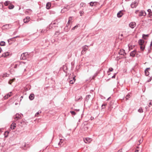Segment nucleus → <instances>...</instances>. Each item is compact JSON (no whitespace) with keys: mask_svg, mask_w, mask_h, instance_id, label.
<instances>
[{"mask_svg":"<svg viewBox=\"0 0 152 152\" xmlns=\"http://www.w3.org/2000/svg\"><path fill=\"white\" fill-rule=\"evenodd\" d=\"M75 77H74L72 80H70L69 81V83L70 84H73L75 82Z\"/></svg>","mask_w":152,"mask_h":152,"instance_id":"obj_23","label":"nucleus"},{"mask_svg":"<svg viewBox=\"0 0 152 152\" xmlns=\"http://www.w3.org/2000/svg\"><path fill=\"white\" fill-rule=\"evenodd\" d=\"M63 69L64 72L66 73L67 72V67L66 66H63Z\"/></svg>","mask_w":152,"mask_h":152,"instance_id":"obj_31","label":"nucleus"},{"mask_svg":"<svg viewBox=\"0 0 152 152\" xmlns=\"http://www.w3.org/2000/svg\"><path fill=\"white\" fill-rule=\"evenodd\" d=\"M113 69L111 67L109 69V71L110 72L113 71Z\"/></svg>","mask_w":152,"mask_h":152,"instance_id":"obj_48","label":"nucleus"},{"mask_svg":"<svg viewBox=\"0 0 152 152\" xmlns=\"http://www.w3.org/2000/svg\"><path fill=\"white\" fill-rule=\"evenodd\" d=\"M9 55V54L8 52H6L2 54L1 56V57H7Z\"/></svg>","mask_w":152,"mask_h":152,"instance_id":"obj_16","label":"nucleus"},{"mask_svg":"<svg viewBox=\"0 0 152 152\" xmlns=\"http://www.w3.org/2000/svg\"><path fill=\"white\" fill-rule=\"evenodd\" d=\"M62 140V139H60V142H60V143H61V142H61V140Z\"/></svg>","mask_w":152,"mask_h":152,"instance_id":"obj_63","label":"nucleus"},{"mask_svg":"<svg viewBox=\"0 0 152 152\" xmlns=\"http://www.w3.org/2000/svg\"><path fill=\"white\" fill-rule=\"evenodd\" d=\"M83 99V98L82 96H76L75 100L77 101H78L80 100H82Z\"/></svg>","mask_w":152,"mask_h":152,"instance_id":"obj_24","label":"nucleus"},{"mask_svg":"<svg viewBox=\"0 0 152 152\" xmlns=\"http://www.w3.org/2000/svg\"><path fill=\"white\" fill-rule=\"evenodd\" d=\"M61 144H62V143H53V146L56 148H59L61 146Z\"/></svg>","mask_w":152,"mask_h":152,"instance_id":"obj_9","label":"nucleus"},{"mask_svg":"<svg viewBox=\"0 0 152 152\" xmlns=\"http://www.w3.org/2000/svg\"><path fill=\"white\" fill-rule=\"evenodd\" d=\"M97 2H91L89 3L90 6H93L96 5Z\"/></svg>","mask_w":152,"mask_h":152,"instance_id":"obj_25","label":"nucleus"},{"mask_svg":"<svg viewBox=\"0 0 152 152\" xmlns=\"http://www.w3.org/2000/svg\"><path fill=\"white\" fill-rule=\"evenodd\" d=\"M28 54L27 53H22L20 56V59L22 60L26 59L27 57Z\"/></svg>","mask_w":152,"mask_h":152,"instance_id":"obj_3","label":"nucleus"},{"mask_svg":"<svg viewBox=\"0 0 152 152\" xmlns=\"http://www.w3.org/2000/svg\"><path fill=\"white\" fill-rule=\"evenodd\" d=\"M14 7V6L13 5H10L8 7V8L10 9H12Z\"/></svg>","mask_w":152,"mask_h":152,"instance_id":"obj_33","label":"nucleus"},{"mask_svg":"<svg viewBox=\"0 0 152 152\" xmlns=\"http://www.w3.org/2000/svg\"><path fill=\"white\" fill-rule=\"evenodd\" d=\"M129 26L130 28H133L136 26V23L134 22H131L129 24Z\"/></svg>","mask_w":152,"mask_h":152,"instance_id":"obj_10","label":"nucleus"},{"mask_svg":"<svg viewBox=\"0 0 152 152\" xmlns=\"http://www.w3.org/2000/svg\"><path fill=\"white\" fill-rule=\"evenodd\" d=\"M9 76V74H8L7 73H4L3 75V77H8V76Z\"/></svg>","mask_w":152,"mask_h":152,"instance_id":"obj_37","label":"nucleus"},{"mask_svg":"<svg viewBox=\"0 0 152 152\" xmlns=\"http://www.w3.org/2000/svg\"><path fill=\"white\" fill-rule=\"evenodd\" d=\"M15 80V79H12V80H10L9 82H8V83L9 84H11Z\"/></svg>","mask_w":152,"mask_h":152,"instance_id":"obj_36","label":"nucleus"},{"mask_svg":"<svg viewBox=\"0 0 152 152\" xmlns=\"http://www.w3.org/2000/svg\"><path fill=\"white\" fill-rule=\"evenodd\" d=\"M70 26L69 28H68V26L67 25L65 27L64 30L66 31H68L70 29Z\"/></svg>","mask_w":152,"mask_h":152,"instance_id":"obj_32","label":"nucleus"},{"mask_svg":"<svg viewBox=\"0 0 152 152\" xmlns=\"http://www.w3.org/2000/svg\"><path fill=\"white\" fill-rule=\"evenodd\" d=\"M148 15L149 16V17H151V16H152V12H151L149 13Z\"/></svg>","mask_w":152,"mask_h":152,"instance_id":"obj_46","label":"nucleus"},{"mask_svg":"<svg viewBox=\"0 0 152 152\" xmlns=\"http://www.w3.org/2000/svg\"><path fill=\"white\" fill-rule=\"evenodd\" d=\"M139 12V10H137L135 11V12L136 14H137L138 13V12Z\"/></svg>","mask_w":152,"mask_h":152,"instance_id":"obj_55","label":"nucleus"},{"mask_svg":"<svg viewBox=\"0 0 152 152\" xmlns=\"http://www.w3.org/2000/svg\"><path fill=\"white\" fill-rule=\"evenodd\" d=\"M149 34H143L142 35V38L143 39H146V37H148L149 36Z\"/></svg>","mask_w":152,"mask_h":152,"instance_id":"obj_29","label":"nucleus"},{"mask_svg":"<svg viewBox=\"0 0 152 152\" xmlns=\"http://www.w3.org/2000/svg\"><path fill=\"white\" fill-rule=\"evenodd\" d=\"M136 53V50H134L133 51L131 52L130 53V56L134 57L135 56V55Z\"/></svg>","mask_w":152,"mask_h":152,"instance_id":"obj_14","label":"nucleus"},{"mask_svg":"<svg viewBox=\"0 0 152 152\" xmlns=\"http://www.w3.org/2000/svg\"><path fill=\"white\" fill-rule=\"evenodd\" d=\"M146 15V13L145 11H141L139 12V16H145Z\"/></svg>","mask_w":152,"mask_h":152,"instance_id":"obj_11","label":"nucleus"},{"mask_svg":"<svg viewBox=\"0 0 152 152\" xmlns=\"http://www.w3.org/2000/svg\"><path fill=\"white\" fill-rule=\"evenodd\" d=\"M123 15V13L121 11H119L117 13V16L118 18H121Z\"/></svg>","mask_w":152,"mask_h":152,"instance_id":"obj_20","label":"nucleus"},{"mask_svg":"<svg viewBox=\"0 0 152 152\" xmlns=\"http://www.w3.org/2000/svg\"><path fill=\"white\" fill-rule=\"evenodd\" d=\"M148 12L149 13V12H151V10L150 9H148Z\"/></svg>","mask_w":152,"mask_h":152,"instance_id":"obj_57","label":"nucleus"},{"mask_svg":"<svg viewBox=\"0 0 152 152\" xmlns=\"http://www.w3.org/2000/svg\"><path fill=\"white\" fill-rule=\"evenodd\" d=\"M16 126V124L15 123H13L10 125V128L12 129H14Z\"/></svg>","mask_w":152,"mask_h":152,"instance_id":"obj_17","label":"nucleus"},{"mask_svg":"<svg viewBox=\"0 0 152 152\" xmlns=\"http://www.w3.org/2000/svg\"><path fill=\"white\" fill-rule=\"evenodd\" d=\"M89 46H87L86 45L83 46L82 47L83 50L81 51V53L83 54H84L86 53V51L88 49V47Z\"/></svg>","mask_w":152,"mask_h":152,"instance_id":"obj_2","label":"nucleus"},{"mask_svg":"<svg viewBox=\"0 0 152 152\" xmlns=\"http://www.w3.org/2000/svg\"><path fill=\"white\" fill-rule=\"evenodd\" d=\"M140 45V48L141 50L142 51H143L145 48V45Z\"/></svg>","mask_w":152,"mask_h":152,"instance_id":"obj_27","label":"nucleus"},{"mask_svg":"<svg viewBox=\"0 0 152 152\" xmlns=\"http://www.w3.org/2000/svg\"><path fill=\"white\" fill-rule=\"evenodd\" d=\"M79 13L80 14V15L81 16H82L83 15V14L84 13V12L83 11H80L79 12Z\"/></svg>","mask_w":152,"mask_h":152,"instance_id":"obj_45","label":"nucleus"},{"mask_svg":"<svg viewBox=\"0 0 152 152\" xmlns=\"http://www.w3.org/2000/svg\"><path fill=\"white\" fill-rule=\"evenodd\" d=\"M14 68H16L17 67V65L15 64L14 66Z\"/></svg>","mask_w":152,"mask_h":152,"instance_id":"obj_56","label":"nucleus"},{"mask_svg":"<svg viewBox=\"0 0 152 152\" xmlns=\"http://www.w3.org/2000/svg\"><path fill=\"white\" fill-rule=\"evenodd\" d=\"M25 19H26L27 20L29 21L30 19V18L29 17H26V18Z\"/></svg>","mask_w":152,"mask_h":152,"instance_id":"obj_49","label":"nucleus"},{"mask_svg":"<svg viewBox=\"0 0 152 152\" xmlns=\"http://www.w3.org/2000/svg\"><path fill=\"white\" fill-rule=\"evenodd\" d=\"M46 31L45 30H42L41 31V33H44L45 32H45H46Z\"/></svg>","mask_w":152,"mask_h":152,"instance_id":"obj_54","label":"nucleus"},{"mask_svg":"<svg viewBox=\"0 0 152 152\" xmlns=\"http://www.w3.org/2000/svg\"><path fill=\"white\" fill-rule=\"evenodd\" d=\"M70 113L72 115H76V113H75V112L74 111H70Z\"/></svg>","mask_w":152,"mask_h":152,"instance_id":"obj_44","label":"nucleus"},{"mask_svg":"<svg viewBox=\"0 0 152 152\" xmlns=\"http://www.w3.org/2000/svg\"><path fill=\"white\" fill-rule=\"evenodd\" d=\"M150 69V68H146L145 70H149Z\"/></svg>","mask_w":152,"mask_h":152,"instance_id":"obj_61","label":"nucleus"},{"mask_svg":"<svg viewBox=\"0 0 152 152\" xmlns=\"http://www.w3.org/2000/svg\"><path fill=\"white\" fill-rule=\"evenodd\" d=\"M116 73H115L113 76L112 77V78H115Z\"/></svg>","mask_w":152,"mask_h":152,"instance_id":"obj_50","label":"nucleus"},{"mask_svg":"<svg viewBox=\"0 0 152 152\" xmlns=\"http://www.w3.org/2000/svg\"><path fill=\"white\" fill-rule=\"evenodd\" d=\"M59 34H60L59 31H56V32H55V35L58 36Z\"/></svg>","mask_w":152,"mask_h":152,"instance_id":"obj_39","label":"nucleus"},{"mask_svg":"<svg viewBox=\"0 0 152 152\" xmlns=\"http://www.w3.org/2000/svg\"><path fill=\"white\" fill-rule=\"evenodd\" d=\"M2 51V49L1 47H0V53H1Z\"/></svg>","mask_w":152,"mask_h":152,"instance_id":"obj_60","label":"nucleus"},{"mask_svg":"<svg viewBox=\"0 0 152 152\" xmlns=\"http://www.w3.org/2000/svg\"><path fill=\"white\" fill-rule=\"evenodd\" d=\"M9 133V132L7 131H5V132L4 133V137H7L8 136V134Z\"/></svg>","mask_w":152,"mask_h":152,"instance_id":"obj_28","label":"nucleus"},{"mask_svg":"<svg viewBox=\"0 0 152 152\" xmlns=\"http://www.w3.org/2000/svg\"><path fill=\"white\" fill-rule=\"evenodd\" d=\"M118 53L120 55L124 56L126 55V53H125V50L123 49H121L118 52Z\"/></svg>","mask_w":152,"mask_h":152,"instance_id":"obj_6","label":"nucleus"},{"mask_svg":"<svg viewBox=\"0 0 152 152\" xmlns=\"http://www.w3.org/2000/svg\"><path fill=\"white\" fill-rule=\"evenodd\" d=\"M139 151V150H138V149H136L135 150V151L136 152H138Z\"/></svg>","mask_w":152,"mask_h":152,"instance_id":"obj_59","label":"nucleus"},{"mask_svg":"<svg viewBox=\"0 0 152 152\" xmlns=\"http://www.w3.org/2000/svg\"><path fill=\"white\" fill-rule=\"evenodd\" d=\"M29 147V145L28 144H26V143H23L22 146L21 147L23 149L26 150V148Z\"/></svg>","mask_w":152,"mask_h":152,"instance_id":"obj_8","label":"nucleus"},{"mask_svg":"<svg viewBox=\"0 0 152 152\" xmlns=\"http://www.w3.org/2000/svg\"><path fill=\"white\" fill-rule=\"evenodd\" d=\"M70 23V21H69V20H68L67 24H69Z\"/></svg>","mask_w":152,"mask_h":152,"instance_id":"obj_64","label":"nucleus"},{"mask_svg":"<svg viewBox=\"0 0 152 152\" xmlns=\"http://www.w3.org/2000/svg\"><path fill=\"white\" fill-rule=\"evenodd\" d=\"M19 37V36H17L15 37H14V39H15L16 38H17V37Z\"/></svg>","mask_w":152,"mask_h":152,"instance_id":"obj_62","label":"nucleus"},{"mask_svg":"<svg viewBox=\"0 0 152 152\" xmlns=\"http://www.w3.org/2000/svg\"><path fill=\"white\" fill-rule=\"evenodd\" d=\"M72 17H70L69 18V21H71L72 20Z\"/></svg>","mask_w":152,"mask_h":152,"instance_id":"obj_52","label":"nucleus"},{"mask_svg":"<svg viewBox=\"0 0 152 152\" xmlns=\"http://www.w3.org/2000/svg\"><path fill=\"white\" fill-rule=\"evenodd\" d=\"M145 41L142 39H140L138 41V43L140 45H143Z\"/></svg>","mask_w":152,"mask_h":152,"instance_id":"obj_18","label":"nucleus"},{"mask_svg":"<svg viewBox=\"0 0 152 152\" xmlns=\"http://www.w3.org/2000/svg\"><path fill=\"white\" fill-rule=\"evenodd\" d=\"M138 111L140 113H142L143 112V110L141 108H140L138 110Z\"/></svg>","mask_w":152,"mask_h":152,"instance_id":"obj_42","label":"nucleus"},{"mask_svg":"<svg viewBox=\"0 0 152 152\" xmlns=\"http://www.w3.org/2000/svg\"><path fill=\"white\" fill-rule=\"evenodd\" d=\"M56 24V23L54 22H52L50 25H49V28L50 29L51 28H52L53 27H55V26H53V25Z\"/></svg>","mask_w":152,"mask_h":152,"instance_id":"obj_26","label":"nucleus"},{"mask_svg":"<svg viewBox=\"0 0 152 152\" xmlns=\"http://www.w3.org/2000/svg\"><path fill=\"white\" fill-rule=\"evenodd\" d=\"M107 105V104H103L102 105V109H103L105 108V107Z\"/></svg>","mask_w":152,"mask_h":152,"instance_id":"obj_43","label":"nucleus"},{"mask_svg":"<svg viewBox=\"0 0 152 152\" xmlns=\"http://www.w3.org/2000/svg\"><path fill=\"white\" fill-rule=\"evenodd\" d=\"M5 45V42L4 41H1L0 42V46H4Z\"/></svg>","mask_w":152,"mask_h":152,"instance_id":"obj_30","label":"nucleus"},{"mask_svg":"<svg viewBox=\"0 0 152 152\" xmlns=\"http://www.w3.org/2000/svg\"><path fill=\"white\" fill-rule=\"evenodd\" d=\"M51 6V4L50 2H48L47 3L46 5V8L47 9H49L50 8V7Z\"/></svg>","mask_w":152,"mask_h":152,"instance_id":"obj_22","label":"nucleus"},{"mask_svg":"<svg viewBox=\"0 0 152 152\" xmlns=\"http://www.w3.org/2000/svg\"><path fill=\"white\" fill-rule=\"evenodd\" d=\"M83 140L85 142H90L92 141V139L89 137L83 138Z\"/></svg>","mask_w":152,"mask_h":152,"instance_id":"obj_7","label":"nucleus"},{"mask_svg":"<svg viewBox=\"0 0 152 152\" xmlns=\"http://www.w3.org/2000/svg\"><path fill=\"white\" fill-rule=\"evenodd\" d=\"M41 113V111H40V112H39V111L37 112L35 114V116H37V115L39 114V113Z\"/></svg>","mask_w":152,"mask_h":152,"instance_id":"obj_51","label":"nucleus"},{"mask_svg":"<svg viewBox=\"0 0 152 152\" xmlns=\"http://www.w3.org/2000/svg\"><path fill=\"white\" fill-rule=\"evenodd\" d=\"M18 122L19 123L18 125L21 127H23V126L26 125V123L23 120H22L20 121H19Z\"/></svg>","mask_w":152,"mask_h":152,"instance_id":"obj_5","label":"nucleus"},{"mask_svg":"<svg viewBox=\"0 0 152 152\" xmlns=\"http://www.w3.org/2000/svg\"><path fill=\"white\" fill-rule=\"evenodd\" d=\"M130 95L129 94H128L126 96V100H127L129 98Z\"/></svg>","mask_w":152,"mask_h":152,"instance_id":"obj_40","label":"nucleus"},{"mask_svg":"<svg viewBox=\"0 0 152 152\" xmlns=\"http://www.w3.org/2000/svg\"><path fill=\"white\" fill-rule=\"evenodd\" d=\"M138 3L137 1H135L134 2H133L131 4V8H136L138 5Z\"/></svg>","mask_w":152,"mask_h":152,"instance_id":"obj_4","label":"nucleus"},{"mask_svg":"<svg viewBox=\"0 0 152 152\" xmlns=\"http://www.w3.org/2000/svg\"><path fill=\"white\" fill-rule=\"evenodd\" d=\"M23 116V115L21 113L20 114L17 113L14 116V118L15 121H18V120L21 119Z\"/></svg>","mask_w":152,"mask_h":152,"instance_id":"obj_1","label":"nucleus"},{"mask_svg":"<svg viewBox=\"0 0 152 152\" xmlns=\"http://www.w3.org/2000/svg\"><path fill=\"white\" fill-rule=\"evenodd\" d=\"M91 97V96L90 95H87L85 99V101L88 102Z\"/></svg>","mask_w":152,"mask_h":152,"instance_id":"obj_21","label":"nucleus"},{"mask_svg":"<svg viewBox=\"0 0 152 152\" xmlns=\"http://www.w3.org/2000/svg\"><path fill=\"white\" fill-rule=\"evenodd\" d=\"M122 149L119 150V151H118V152H122Z\"/></svg>","mask_w":152,"mask_h":152,"instance_id":"obj_58","label":"nucleus"},{"mask_svg":"<svg viewBox=\"0 0 152 152\" xmlns=\"http://www.w3.org/2000/svg\"><path fill=\"white\" fill-rule=\"evenodd\" d=\"M12 95V92H9L4 97L5 99H7L9 97H10Z\"/></svg>","mask_w":152,"mask_h":152,"instance_id":"obj_15","label":"nucleus"},{"mask_svg":"<svg viewBox=\"0 0 152 152\" xmlns=\"http://www.w3.org/2000/svg\"><path fill=\"white\" fill-rule=\"evenodd\" d=\"M10 2L8 1H6L4 3V5L7 6L8 4L10 3Z\"/></svg>","mask_w":152,"mask_h":152,"instance_id":"obj_38","label":"nucleus"},{"mask_svg":"<svg viewBox=\"0 0 152 152\" xmlns=\"http://www.w3.org/2000/svg\"><path fill=\"white\" fill-rule=\"evenodd\" d=\"M145 74L146 76H148L149 75V72L148 70H145Z\"/></svg>","mask_w":152,"mask_h":152,"instance_id":"obj_34","label":"nucleus"},{"mask_svg":"<svg viewBox=\"0 0 152 152\" xmlns=\"http://www.w3.org/2000/svg\"><path fill=\"white\" fill-rule=\"evenodd\" d=\"M29 21L28 20H26V19H23V22H24V23H27L28 22V21Z\"/></svg>","mask_w":152,"mask_h":152,"instance_id":"obj_47","label":"nucleus"},{"mask_svg":"<svg viewBox=\"0 0 152 152\" xmlns=\"http://www.w3.org/2000/svg\"><path fill=\"white\" fill-rule=\"evenodd\" d=\"M10 25V24H6L3 25L2 27V29H8L10 28H11V27H9V26Z\"/></svg>","mask_w":152,"mask_h":152,"instance_id":"obj_12","label":"nucleus"},{"mask_svg":"<svg viewBox=\"0 0 152 152\" xmlns=\"http://www.w3.org/2000/svg\"><path fill=\"white\" fill-rule=\"evenodd\" d=\"M79 26V25H77L76 26H75L74 27H73L72 28V30H75L76 28L78 27Z\"/></svg>","mask_w":152,"mask_h":152,"instance_id":"obj_41","label":"nucleus"},{"mask_svg":"<svg viewBox=\"0 0 152 152\" xmlns=\"http://www.w3.org/2000/svg\"><path fill=\"white\" fill-rule=\"evenodd\" d=\"M64 10V11H66V10H66V7H64L63 9L61 11H63Z\"/></svg>","mask_w":152,"mask_h":152,"instance_id":"obj_53","label":"nucleus"},{"mask_svg":"<svg viewBox=\"0 0 152 152\" xmlns=\"http://www.w3.org/2000/svg\"><path fill=\"white\" fill-rule=\"evenodd\" d=\"M32 12V10L30 9H28L26 11V12L28 13H30Z\"/></svg>","mask_w":152,"mask_h":152,"instance_id":"obj_35","label":"nucleus"},{"mask_svg":"<svg viewBox=\"0 0 152 152\" xmlns=\"http://www.w3.org/2000/svg\"><path fill=\"white\" fill-rule=\"evenodd\" d=\"M34 94H31L29 96V98L31 100H32L34 99Z\"/></svg>","mask_w":152,"mask_h":152,"instance_id":"obj_19","label":"nucleus"},{"mask_svg":"<svg viewBox=\"0 0 152 152\" xmlns=\"http://www.w3.org/2000/svg\"><path fill=\"white\" fill-rule=\"evenodd\" d=\"M15 39L14 37L8 39L7 40L8 42L10 45H11L12 44V41H15Z\"/></svg>","mask_w":152,"mask_h":152,"instance_id":"obj_13","label":"nucleus"}]
</instances>
